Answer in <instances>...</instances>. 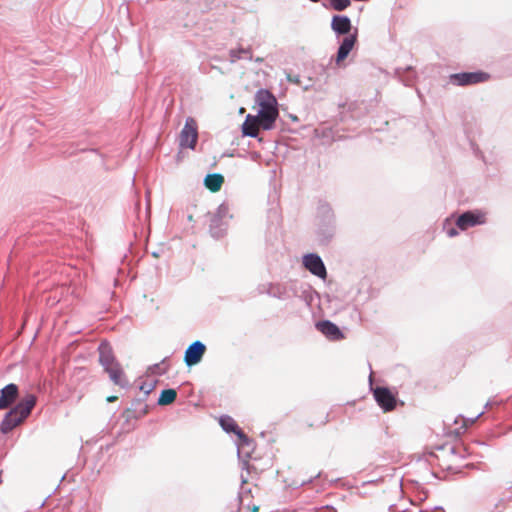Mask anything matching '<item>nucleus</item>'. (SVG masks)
Segmentation results:
<instances>
[{
    "label": "nucleus",
    "mask_w": 512,
    "mask_h": 512,
    "mask_svg": "<svg viewBox=\"0 0 512 512\" xmlns=\"http://www.w3.org/2000/svg\"><path fill=\"white\" fill-rule=\"evenodd\" d=\"M230 58H231L232 63H235L236 61L243 59V58L251 60L252 53H251L250 49H244V48L232 49V50H230Z\"/></svg>",
    "instance_id": "nucleus-23"
},
{
    "label": "nucleus",
    "mask_w": 512,
    "mask_h": 512,
    "mask_svg": "<svg viewBox=\"0 0 512 512\" xmlns=\"http://www.w3.org/2000/svg\"><path fill=\"white\" fill-rule=\"evenodd\" d=\"M316 328L329 340L338 341L344 338L339 327L330 320H322L316 323Z\"/></svg>",
    "instance_id": "nucleus-13"
},
{
    "label": "nucleus",
    "mask_w": 512,
    "mask_h": 512,
    "mask_svg": "<svg viewBox=\"0 0 512 512\" xmlns=\"http://www.w3.org/2000/svg\"><path fill=\"white\" fill-rule=\"evenodd\" d=\"M155 385H156V381L151 382V383L144 382L140 385L139 389L142 392H144L146 395H148L154 390Z\"/></svg>",
    "instance_id": "nucleus-27"
},
{
    "label": "nucleus",
    "mask_w": 512,
    "mask_h": 512,
    "mask_svg": "<svg viewBox=\"0 0 512 512\" xmlns=\"http://www.w3.org/2000/svg\"><path fill=\"white\" fill-rule=\"evenodd\" d=\"M317 214L323 222L328 224L334 223L335 216L329 203L320 202L317 208Z\"/></svg>",
    "instance_id": "nucleus-19"
},
{
    "label": "nucleus",
    "mask_w": 512,
    "mask_h": 512,
    "mask_svg": "<svg viewBox=\"0 0 512 512\" xmlns=\"http://www.w3.org/2000/svg\"><path fill=\"white\" fill-rule=\"evenodd\" d=\"M255 102L259 106L258 114L254 115L260 128L272 130L279 115L277 100L267 89H259L255 95Z\"/></svg>",
    "instance_id": "nucleus-2"
},
{
    "label": "nucleus",
    "mask_w": 512,
    "mask_h": 512,
    "mask_svg": "<svg viewBox=\"0 0 512 512\" xmlns=\"http://www.w3.org/2000/svg\"><path fill=\"white\" fill-rule=\"evenodd\" d=\"M99 362L108 373L110 380L122 388L128 386L123 369L116 360L111 345L108 342H101L98 347Z\"/></svg>",
    "instance_id": "nucleus-4"
},
{
    "label": "nucleus",
    "mask_w": 512,
    "mask_h": 512,
    "mask_svg": "<svg viewBox=\"0 0 512 512\" xmlns=\"http://www.w3.org/2000/svg\"><path fill=\"white\" fill-rule=\"evenodd\" d=\"M219 424L227 433H235L240 430L234 419L228 415H223L219 419Z\"/></svg>",
    "instance_id": "nucleus-21"
},
{
    "label": "nucleus",
    "mask_w": 512,
    "mask_h": 512,
    "mask_svg": "<svg viewBox=\"0 0 512 512\" xmlns=\"http://www.w3.org/2000/svg\"><path fill=\"white\" fill-rule=\"evenodd\" d=\"M228 226L227 220H221L219 217L212 216L210 220L209 230L210 234L215 239H220L224 236Z\"/></svg>",
    "instance_id": "nucleus-14"
},
{
    "label": "nucleus",
    "mask_w": 512,
    "mask_h": 512,
    "mask_svg": "<svg viewBox=\"0 0 512 512\" xmlns=\"http://www.w3.org/2000/svg\"><path fill=\"white\" fill-rule=\"evenodd\" d=\"M206 351V346L201 341L197 340L190 344L184 353V362L188 367L198 364Z\"/></svg>",
    "instance_id": "nucleus-9"
},
{
    "label": "nucleus",
    "mask_w": 512,
    "mask_h": 512,
    "mask_svg": "<svg viewBox=\"0 0 512 512\" xmlns=\"http://www.w3.org/2000/svg\"><path fill=\"white\" fill-rule=\"evenodd\" d=\"M223 182L224 177L219 173L208 174L204 179V185L212 192L219 191Z\"/></svg>",
    "instance_id": "nucleus-18"
},
{
    "label": "nucleus",
    "mask_w": 512,
    "mask_h": 512,
    "mask_svg": "<svg viewBox=\"0 0 512 512\" xmlns=\"http://www.w3.org/2000/svg\"><path fill=\"white\" fill-rule=\"evenodd\" d=\"M236 435L239 438L241 445H249L251 443L250 438L245 435L241 429L236 432Z\"/></svg>",
    "instance_id": "nucleus-29"
},
{
    "label": "nucleus",
    "mask_w": 512,
    "mask_h": 512,
    "mask_svg": "<svg viewBox=\"0 0 512 512\" xmlns=\"http://www.w3.org/2000/svg\"><path fill=\"white\" fill-rule=\"evenodd\" d=\"M256 511H258V507L254 506L253 509H252V512H256Z\"/></svg>",
    "instance_id": "nucleus-34"
},
{
    "label": "nucleus",
    "mask_w": 512,
    "mask_h": 512,
    "mask_svg": "<svg viewBox=\"0 0 512 512\" xmlns=\"http://www.w3.org/2000/svg\"><path fill=\"white\" fill-rule=\"evenodd\" d=\"M331 29L336 36H345L342 39L336 54V63L339 64L348 57L356 44L358 30L355 28L354 32L351 33V19L346 15H334L331 19Z\"/></svg>",
    "instance_id": "nucleus-1"
},
{
    "label": "nucleus",
    "mask_w": 512,
    "mask_h": 512,
    "mask_svg": "<svg viewBox=\"0 0 512 512\" xmlns=\"http://www.w3.org/2000/svg\"><path fill=\"white\" fill-rule=\"evenodd\" d=\"M335 234V226L334 223L328 224L325 223L324 226H320L317 230V239L320 244L327 245Z\"/></svg>",
    "instance_id": "nucleus-16"
},
{
    "label": "nucleus",
    "mask_w": 512,
    "mask_h": 512,
    "mask_svg": "<svg viewBox=\"0 0 512 512\" xmlns=\"http://www.w3.org/2000/svg\"><path fill=\"white\" fill-rule=\"evenodd\" d=\"M268 294L272 297L285 300L292 296V292L290 290V283L287 286L282 285H271Z\"/></svg>",
    "instance_id": "nucleus-20"
},
{
    "label": "nucleus",
    "mask_w": 512,
    "mask_h": 512,
    "mask_svg": "<svg viewBox=\"0 0 512 512\" xmlns=\"http://www.w3.org/2000/svg\"><path fill=\"white\" fill-rule=\"evenodd\" d=\"M482 414H483V412L478 413V415H477L475 418H473V419H471V420H470V421H471V423H473L474 421H476V420H477V419H478Z\"/></svg>",
    "instance_id": "nucleus-33"
},
{
    "label": "nucleus",
    "mask_w": 512,
    "mask_h": 512,
    "mask_svg": "<svg viewBox=\"0 0 512 512\" xmlns=\"http://www.w3.org/2000/svg\"><path fill=\"white\" fill-rule=\"evenodd\" d=\"M166 360L167 358H164L160 363H157V364H154L153 366H151L149 368V370L152 372V373H155V374H159V375H163L167 372V367L165 368H161V365L165 364L166 363Z\"/></svg>",
    "instance_id": "nucleus-26"
},
{
    "label": "nucleus",
    "mask_w": 512,
    "mask_h": 512,
    "mask_svg": "<svg viewBox=\"0 0 512 512\" xmlns=\"http://www.w3.org/2000/svg\"><path fill=\"white\" fill-rule=\"evenodd\" d=\"M116 399H117V397H116V396H110V397H108V398H107V401H108V402H113V401H115Z\"/></svg>",
    "instance_id": "nucleus-32"
},
{
    "label": "nucleus",
    "mask_w": 512,
    "mask_h": 512,
    "mask_svg": "<svg viewBox=\"0 0 512 512\" xmlns=\"http://www.w3.org/2000/svg\"><path fill=\"white\" fill-rule=\"evenodd\" d=\"M451 453L460 458H464L465 453H466V448L463 447L462 445L453 446V447H451Z\"/></svg>",
    "instance_id": "nucleus-28"
},
{
    "label": "nucleus",
    "mask_w": 512,
    "mask_h": 512,
    "mask_svg": "<svg viewBox=\"0 0 512 512\" xmlns=\"http://www.w3.org/2000/svg\"><path fill=\"white\" fill-rule=\"evenodd\" d=\"M213 216L219 217L221 220L228 221V218H230L228 206L226 204H221Z\"/></svg>",
    "instance_id": "nucleus-25"
},
{
    "label": "nucleus",
    "mask_w": 512,
    "mask_h": 512,
    "mask_svg": "<svg viewBox=\"0 0 512 512\" xmlns=\"http://www.w3.org/2000/svg\"><path fill=\"white\" fill-rule=\"evenodd\" d=\"M485 223V214L480 211H466L458 216L456 225L461 230Z\"/></svg>",
    "instance_id": "nucleus-8"
},
{
    "label": "nucleus",
    "mask_w": 512,
    "mask_h": 512,
    "mask_svg": "<svg viewBox=\"0 0 512 512\" xmlns=\"http://www.w3.org/2000/svg\"><path fill=\"white\" fill-rule=\"evenodd\" d=\"M489 75L484 72H461L451 74L449 81L456 86H468L486 81Z\"/></svg>",
    "instance_id": "nucleus-6"
},
{
    "label": "nucleus",
    "mask_w": 512,
    "mask_h": 512,
    "mask_svg": "<svg viewBox=\"0 0 512 512\" xmlns=\"http://www.w3.org/2000/svg\"><path fill=\"white\" fill-rule=\"evenodd\" d=\"M176 397L177 393L174 389H164L158 398V404L162 406L169 405L175 401Z\"/></svg>",
    "instance_id": "nucleus-22"
},
{
    "label": "nucleus",
    "mask_w": 512,
    "mask_h": 512,
    "mask_svg": "<svg viewBox=\"0 0 512 512\" xmlns=\"http://www.w3.org/2000/svg\"><path fill=\"white\" fill-rule=\"evenodd\" d=\"M19 398V387L9 383L0 389V410L12 408V405Z\"/></svg>",
    "instance_id": "nucleus-12"
},
{
    "label": "nucleus",
    "mask_w": 512,
    "mask_h": 512,
    "mask_svg": "<svg viewBox=\"0 0 512 512\" xmlns=\"http://www.w3.org/2000/svg\"><path fill=\"white\" fill-rule=\"evenodd\" d=\"M198 139L196 121L189 117L180 133L179 144L183 148L194 149Z\"/></svg>",
    "instance_id": "nucleus-5"
},
{
    "label": "nucleus",
    "mask_w": 512,
    "mask_h": 512,
    "mask_svg": "<svg viewBox=\"0 0 512 512\" xmlns=\"http://www.w3.org/2000/svg\"><path fill=\"white\" fill-rule=\"evenodd\" d=\"M259 127L258 120L255 119V116L248 114L242 124V134L244 136L256 138L258 136Z\"/></svg>",
    "instance_id": "nucleus-15"
},
{
    "label": "nucleus",
    "mask_w": 512,
    "mask_h": 512,
    "mask_svg": "<svg viewBox=\"0 0 512 512\" xmlns=\"http://www.w3.org/2000/svg\"><path fill=\"white\" fill-rule=\"evenodd\" d=\"M304 267L313 275L325 279L327 276L326 267L321 257L316 253H309L303 257Z\"/></svg>",
    "instance_id": "nucleus-7"
},
{
    "label": "nucleus",
    "mask_w": 512,
    "mask_h": 512,
    "mask_svg": "<svg viewBox=\"0 0 512 512\" xmlns=\"http://www.w3.org/2000/svg\"><path fill=\"white\" fill-rule=\"evenodd\" d=\"M374 398L378 405L385 412L392 411L396 406V399L392 392L386 387H377L374 392Z\"/></svg>",
    "instance_id": "nucleus-11"
},
{
    "label": "nucleus",
    "mask_w": 512,
    "mask_h": 512,
    "mask_svg": "<svg viewBox=\"0 0 512 512\" xmlns=\"http://www.w3.org/2000/svg\"><path fill=\"white\" fill-rule=\"evenodd\" d=\"M290 290L292 296L300 298L308 306H311L315 297L318 295L317 292L306 283L290 282Z\"/></svg>",
    "instance_id": "nucleus-10"
},
{
    "label": "nucleus",
    "mask_w": 512,
    "mask_h": 512,
    "mask_svg": "<svg viewBox=\"0 0 512 512\" xmlns=\"http://www.w3.org/2000/svg\"><path fill=\"white\" fill-rule=\"evenodd\" d=\"M446 234L447 236L449 237H455L456 235H458V231L456 228L452 227V228H446Z\"/></svg>",
    "instance_id": "nucleus-30"
},
{
    "label": "nucleus",
    "mask_w": 512,
    "mask_h": 512,
    "mask_svg": "<svg viewBox=\"0 0 512 512\" xmlns=\"http://www.w3.org/2000/svg\"><path fill=\"white\" fill-rule=\"evenodd\" d=\"M321 510L322 512H337L336 509L332 506H325Z\"/></svg>",
    "instance_id": "nucleus-31"
},
{
    "label": "nucleus",
    "mask_w": 512,
    "mask_h": 512,
    "mask_svg": "<svg viewBox=\"0 0 512 512\" xmlns=\"http://www.w3.org/2000/svg\"><path fill=\"white\" fill-rule=\"evenodd\" d=\"M395 75L405 86H411L416 78V73L411 66L397 68Z\"/></svg>",
    "instance_id": "nucleus-17"
},
{
    "label": "nucleus",
    "mask_w": 512,
    "mask_h": 512,
    "mask_svg": "<svg viewBox=\"0 0 512 512\" xmlns=\"http://www.w3.org/2000/svg\"><path fill=\"white\" fill-rule=\"evenodd\" d=\"M37 402L34 394H27L16 403L3 417L0 423V432L8 434L20 425L30 414Z\"/></svg>",
    "instance_id": "nucleus-3"
},
{
    "label": "nucleus",
    "mask_w": 512,
    "mask_h": 512,
    "mask_svg": "<svg viewBox=\"0 0 512 512\" xmlns=\"http://www.w3.org/2000/svg\"><path fill=\"white\" fill-rule=\"evenodd\" d=\"M330 6L336 11H343L350 6V0H329Z\"/></svg>",
    "instance_id": "nucleus-24"
}]
</instances>
